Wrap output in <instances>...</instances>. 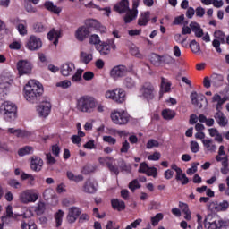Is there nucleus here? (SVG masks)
<instances>
[{"label": "nucleus", "mask_w": 229, "mask_h": 229, "mask_svg": "<svg viewBox=\"0 0 229 229\" xmlns=\"http://www.w3.org/2000/svg\"><path fill=\"white\" fill-rule=\"evenodd\" d=\"M43 92L44 88L37 80L29 81L23 89L24 98L28 103H30V105L38 103Z\"/></svg>", "instance_id": "1"}, {"label": "nucleus", "mask_w": 229, "mask_h": 229, "mask_svg": "<svg viewBox=\"0 0 229 229\" xmlns=\"http://www.w3.org/2000/svg\"><path fill=\"white\" fill-rule=\"evenodd\" d=\"M98 106V99L92 96L84 95L76 100V108L82 114H92Z\"/></svg>", "instance_id": "2"}, {"label": "nucleus", "mask_w": 229, "mask_h": 229, "mask_svg": "<svg viewBox=\"0 0 229 229\" xmlns=\"http://www.w3.org/2000/svg\"><path fill=\"white\" fill-rule=\"evenodd\" d=\"M0 114L4 121L12 123L17 119V106L11 101H5L0 106Z\"/></svg>", "instance_id": "3"}, {"label": "nucleus", "mask_w": 229, "mask_h": 229, "mask_svg": "<svg viewBox=\"0 0 229 229\" xmlns=\"http://www.w3.org/2000/svg\"><path fill=\"white\" fill-rule=\"evenodd\" d=\"M15 80V76L13 72L8 70H4L0 74V90L4 92V95H8L10 92V89H12V85H13V81Z\"/></svg>", "instance_id": "4"}, {"label": "nucleus", "mask_w": 229, "mask_h": 229, "mask_svg": "<svg viewBox=\"0 0 229 229\" xmlns=\"http://www.w3.org/2000/svg\"><path fill=\"white\" fill-rule=\"evenodd\" d=\"M111 121L118 126H125L130 123V114L123 109H114L110 114Z\"/></svg>", "instance_id": "5"}, {"label": "nucleus", "mask_w": 229, "mask_h": 229, "mask_svg": "<svg viewBox=\"0 0 229 229\" xmlns=\"http://www.w3.org/2000/svg\"><path fill=\"white\" fill-rule=\"evenodd\" d=\"M115 89H108L105 92L106 99H110L111 101H114V103H118L119 105L124 103L126 101V91L123 89V88H118L119 97H115Z\"/></svg>", "instance_id": "6"}, {"label": "nucleus", "mask_w": 229, "mask_h": 229, "mask_svg": "<svg viewBox=\"0 0 229 229\" xmlns=\"http://www.w3.org/2000/svg\"><path fill=\"white\" fill-rule=\"evenodd\" d=\"M226 225V221L223 218L212 217V216H208L204 219V228L205 229H221Z\"/></svg>", "instance_id": "7"}, {"label": "nucleus", "mask_w": 229, "mask_h": 229, "mask_svg": "<svg viewBox=\"0 0 229 229\" xmlns=\"http://www.w3.org/2000/svg\"><path fill=\"white\" fill-rule=\"evenodd\" d=\"M21 203L28 205V203H35L38 199V193L34 189H28L21 191L19 195Z\"/></svg>", "instance_id": "8"}, {"label": "nucleus", "mask_w": 229, "mask_h": 229, "mask_svg": "<svg viewBox=\"0 0 229 229\" xmlns=\"http://www.w3.org/2000/svg\"><path fill=\"white\" fill-rule=\"evenodd\" d=\"M16 69L19 76H26L28 74H31L33 71V64L29 60L22 59L17 62Z\"/></svg>", "instance_id": "9"}, {"label": "nucleus", "mask_w": 229, "mask_h": 229, "mask_svg": "<svg viewBox=\"0 0 229 229\" xmlns=\"http://www.w3.org/2000/svg\"><path fill=\"white\" fill-rule=\"evenodd\" d=\"M138 96L147 99V101L153 99L155 98V87L151 83L146 82L140 88Z\"/></svg>", "instance_id": "10"}, {"label": "nucleus", "mask_w": 229, "mask_h": 229, "mask_svg": "<svg viewBox=\"0 0 229 229\" xmlns=\"http://www.w3.org/2000/svg\"><path fill=\"white\" fill-rule=\"evenodd\" d=\"M51 102L45 101L36 106V114L40 119H47L51 114Z\"/></svg>", "instance_id": "11"}, {"label": "nucleus", "mask_w": 229, "mask_h": 229, "mask_svg": "<svg viewBox=\"0 0 229 229\" xmlns=\"http://www.w3.org/2000/svg\"><path fill=\"white\" fill-rule=\"evenodd\" d=\"M25 47L29 51H38V49L42 48V39L35 35H31L26 42Z\"/></svg>", "instance_id": "12"}, {"label": "nucleus", "mask_w": 229, "mask_h": 229, "mask_svg": "<svg viewBox=\"0 0 229 229\" xmlns=\"http://www.w3.org/2000/svg\"><path fill=\"white\" fill-rule=\"evenodd\" d=\"M140 3V0L132 1V9L129 10L124 17V22L126 24L131 22V21H134V19H137V15H139V11L137 10V8H139Z\"/></svg>", "instance_id": "13"}, {"label": "nucleus", "mask_w": 229, "mask_h": 229, "mask_svg": "<svg viewBox=\"0 0 229 229\" xmlns=\"http://www.w3.org/2000/svg\"><path fill=\"white\" fill-rule=\"evenodd\" d=\"M125 74H128V68L124 65L114 66L110 72V76L114 80H119V78L124 77Z\"/></svg>", "instance_id": "14"}, {"label": "nucleus", "mask_w": 229, "mask_h": 229, "mask_svg": "<svg viewBox=\"0 0 229 229\" xmlns=\"http://www.w3.org/2000/svg\"><path fill=\"white\" fill-rule=\"evenodd\" d=\"M82 192H85V194H96L98 192V183L93 180L88 179L82 186Z\"/></svg>", "instance_id": "15"}, {"label": "nucleus", "mask_w": 229, "mask_h": 229, "mask_svg": "<svg viewBox=\"0 0 229 229\" xmlns=\"http://www.w3.org/2000/svg\"><path fill=\"white\" fill-rule=\"evenodd\" d=\"M60 71L62 76H72L73 72H76V65L74 63L67 62L62 64Z\"/></svg>", "instance_id": "16"}, {"label": "nucleus", "mask_w": 229, "mask_h": 229, "mask_svg": "<svg viewBox=\"0 0 229 229\" xmlns=\"http://www.w3.org/2000/svg\"><path fill=\"white\" fill-rule=\"evenodd\" d=\"M80 214H81V209H80V208H70L68 209V215L66 216L67 222L70 223V225H72V223H76V219L80 217Z\"/></svg>", "instance_id": "17"}, {"label": "nucleus", "mask_w": 229, "mask_h": 229, "mask_svg": "<svg viewBox=\"0 0 229 229\" xmlns=\"http://www.w3.org/2000/svg\"><path fill=\"white\" fill-rule=\"evenodd\" d=\"M90 35V30L87 26H81L75 31V38L79 40V42H83L86 38Z\"/></svg>", "instance_id": "18"}, {"label": "nucleus", "mask_w": 229, "mask_h": 229, "mask_svg": "<svg viewBox=\"0 0 229 229\" xmlns=\"http://www.w3.org/2000/svg\"><path fill=\"white\" fill-rule=\"evenodd\" d=\"M98 162L99 164H101V165H105L106 164L109 171H111L112 173H114V174H119V168L112 165V162H114V157H100L98 158Z\"/></svg>", "instance_id": "19"}, {"label": "nucleus", "mask_w": 229, "mask_h": 229, "mask_svg": "<svg viewBox=\"0 0 229 229\" xmlns=\"http://www.w3.org/2000/svg\"><path fill=\"white\" fill-rule=\"evenodd\" d=\"M42 165H44V161L42 158L32 156L30 157V169L34 171L35 173H38L39 171H42Z\"/></svg>", "instance_id": "20"}, {"label": "nucleus", "mask_w": 229, "mask_h": 229, "mask_svg": "<svg viewBox=\"0 0 229 229\" xmlns=\"http://www.w3.org/2000/svg\"><path fill=\"white\" fill-rule=\"evenodd\" d=\"M16 29L21 37L28 35V22L26 20H16Z\"/></svg>", "instance_id": "21"}, {"label": "nucleus", "mask_w": 229, "mask_h": 229, "mask_svg": "<svg viewBox=\"0 0 229 229\" xmlns=\"http://www.w3.org/2000/svg\"><path fill=\"white\" fill-rule=\"evenodd\" d=\"M202 145L205 153H216V151H217L216 143H214V140L210 139L202 140Z\"/></svg>", "instance_id": "22"}, {"label": "nucleus", "mask_w": 229, "mask_h": 229, "mask_svg": "<svg viewBox=\"0 0 229 229\" xmlns=\"http://www.w3.org/2000/svg\"><path fill=\"white\" fill-rule=\"evenodd\" d=\"M62 37V30L60 29H52L48 34L47 38L53 41L54 46L58 45V38Z\"/></svg>", "instance_id": "23"}, {"label": "nucleus", "mask_w": 229, "mask_h": 229, "mask_svg": "<svg viewBox=\"0 0 229 229\" xmlns=\"http://www.w3.org/2000/svg\"><path fill=\"white\" fill-rule=\"evenodd\" d=\"M114 10L118 13H128L130 12V3L128 0H122L119 4L114 6Z\"/></svg>", "instance_id": "24"}, {"label": "nucleus", "mask_w": 229, "mask_h": 229, "mask_svg": "<svg viewBox=\"0 0 229 229\" xmlns=\"http://www.w3.org/2000/svg\"><path fill=\"white\" fill-rule=\"evenodd\" d=\"M44 6L46 10L51 12L52 13H55V15H60V13H62V7L55 5L52 1H46Z\"/></svg>", "instance_id": "25"}, {"label": "nucleus", "mask_w": 229, "mask_h": 229, "mask_svg": "<svg viewBox=\"0 0 229 229\" xmlns=\"http://www.w3.org/2000/svg\"><path fill=\"white\" fill-rule=\"evenodd\" d=\"M214 118L217 124L221 127H225L226 126V124H228V118H226V116H225V114H223V112L221 111H217L215 114Z\"/></svg>", "instance_id": "26"}, {"label": "nucleus", "mask_w": 229, "mask_h": 229, "mask_svg": "<svg viewBox=\"0 0 229 229\" xmlns=\"http://www.w3.org/2000/svg\"><path fill=\"white\" fill-rule=\"evenodd\" d=\"M205 99V97L203 96V94H198L196 92H192L191 94V100L192 105H195L196 106H199V108H201V106H203V105H201L200 101H203Z\"/></svg>", "instance_id": "27"}, {"label": "nucleus", "mask_w": 229, "mask_h": 229, "mask_svg": "<svg viewBox=\"0 0 229 229\" xmlns=\"http://www.w3.org/2000/svg\"><path fill=\"white\" fill-rule=\"evenodd\" d=\"M208 131L209 136H211L216 142H218V144L223 142V134H221L216 128H210L208 130Z\"/></svg>", "instance_id": "28"}, {"label": "nucleus", "mask_w": 229, "mask_h": 229, "mask_svg": "<svg viewBox=\"0 0 229 229\" xmlns=\"http://www.w3.org/2000/svg\"><path fill=\"white\" fill-rule=\"evenodd\" d=\"M128 47H129V51L131 53V55H132V56H135L136 58H144V55H142V53H140V50H139V47H137L135 44L133 43H128Z\"/></svg>", "instance_id": "29"}, {"label": "nucleus", "mask_w": 229, "mask_h": 229, "mask_svg": "<svg viewBox=\"0 0 229 229\" xmlns=\"http://www.w3.org/2000/svg\"><path fill=\"white\" fill-rule=\"evenodd\" d=\"M92 60H94V55H92V53L81 51L80 61L81 62V64H85V65H88V64H90Z\"/></svg>", "instance_id": "30"}, {"label": "nucleus", "mask_w": 229, "mask_h": 229, "mask_svg": "<svg viewBox=\"0 0 229 229\" xmlns=\"http://www.w3.org/2000/svg\"><path fill=\"white\" fill-rule=\"evenodd\" d=\"M170 90H171V82H169V81H167V79L162 78L161 89L159 92L160 98H162L164 96V94L169 92Z\"/></svg>", "instance_id": "31"}, {"label": "nucleus", "mask_w": 229, "mask_h": 229, "mask_svg": "<svg viewBox=\"0 0 229 229\" xmlns=\"http://www.w3.org/2000/svg\"><path fill=\"white\" fill-rule=\"evenodd\" d=\"M97 51L100 53L102 56H106V55H110V47L105 41L101 42L99 45L96 46Z\"/></svg>", "instance_id": "32"}, {"label": "nucleus", "mask_w": 229, "mask_h": 229, "mask_svg": "<svg viewBox=\"0 0 229 229\" xmlns=\"http://www.w3.org/2000/svg\"><path fill=\"white\" fill-rule=\"evenodd\" d=\"M223 81H225V77L221 74H213L211 76V85H213V87H221Z\"/></svg>", "instance_id": "33"}, {"label": "nucleus", "mask_w": 229, "mask_h": 229, "mask_svg": "<svg viewBox=\"0 0 229 229\" xmlns=\"http://www.w3.org/2000/svg\"><path fill=\"white\" fill-rule=\"evenodd\" d=\"M13 207L11 205L6 207V216H2V223H10V217H17L16 214H13Z\"/></svg>", "instance_id": "34"}, {"label": "nucleus", "mask_w": 229, "mask_h": 229, "mask_svg": "<svg viewBox=\"0 0 229 229\" xmlns=\"http://www.w3.org/2000/svg\"><path fill=\"white\" fill-rule=\"evenodd\" d=\"M64 216H65V212H64L62 209H59L55 213L54 218L55 221L56 228H60V225L62 223H64Z\"/></svg>", "instance_id": "35"}, {"label": "nucleus", "mask_w": 229, "mask_h": 229, "mask_svg": "<svg viewBox=\"0 0 229 229\" xmlns=\"http://www.w3.org/2000/svg\"><path fill=\"white\" fill-rule=\"evenodd\" d=\"M111 205L114 210H118L121 212V210H124L126 208V205L124 204V201L119 199H113L111 200Z\"/></svg>", "instance_id": "36"}, {"label": "nucleus", "mask_w": 229, "mask_h": 229, "mask_svg": "<svg viewBox=\"0 0 229 229\" xmlns=\"http://www.w3.org/2000/svg\"><path fill=\"white\" fill-rule=\"evenodd\" d=\"M179 207L184 214V219H186V221H191V219H192V216L191 209H189V205H187V203L179 202Z\"/></svg>", "instance_id": "37"}, {"label": "nucleus", "mask_w": 229, "mask_h": 229, "mask_svg": "<svg viewBox=\"0 0 229 229\" xmlns=\"http://www.w3.org/2000/svg\"><path fill=\"white\" fill-rule=\"evenodd\" d=\"M66 176L68 180H70V182H75V183H80V182H83V175H75L74 173H72V171H67Z\"/></svg>", "instance_id": "38"}, {"label": "nucleus", "mask_w": 229, "mask_h": 229, "mask_svg": "<svg viewBox=\"0 0 229 229\" xmlns=\"http://www.w3.org/2000/svg\"><path fill=\"white\" fill-rule=\"evenodd\" d=\"M162 117L165 121H171V119H174V117H176V112L172 109H165L162 111Z\"/></svg>", "instance_id": "39"}, {"label": "nucleus", "mask_w": 229, "mask_h": 229, "mask_svg": "<svg viewBox=\"0 0 229 229\" xmlns=\"http://www.w3.org/2000/svg\"><path fill=\"white\" fill-rule=\"evenodd\" d=\"M33 151H35L33 147H31V146H25V147H22L21 148H20L18 150V155H19V157H26V155L33 154Z\"/></svg>", "instance_id": "40"}, {"label": "nucleus", "mask_w": 229, "mask_h": 229, "mask_svg": "<svg viewBox=\"0 0 229 229\" xmlns=\"http://www.w3.org/2000/svg\"><path fill=\"white\" fill-rule=\"evenodd\" d=\"M149 22V12L142 13L138 20L139 26H146Z\"/></svg>", "instance_id": "41"}, {"label": "nucleus", "mask_w": 229, "mask_h": 229, "mask_svg": "<svg viewBox=\"0 0 229 229\" xmlns=\"http://www.w3.org/2000/svg\"><path fill=\"white\" fill-rule=\"evenodd\" d=\"M175 180L181 182L182 185H187L189 183V178L182 170L176 174Z\"/></svg>", "instance_id": "42"}, {"label": "nucleus", "mask_w": 229, "mask_h": 229, "mask_svg": "<svg viewBox=\"0 0 229 229\" xmlns=\"http://www.w3.org/2000/svg\"><path fill=\"white\" fill-rule=\"evenodd\" d=\"M21 178V180H28V183L30 185V187H35V175L22 173Z\"/></svg>", "instance_id": "43"}, {"label": "nucleus", "mask_w": 229, "mask_h": 229, "mask_svg": "<svg viewBox=\"0 0 229 229\" xmlns=\"http://www.w3.org/2000/svg\"><path fill=\"white\" fill-rule=\"evenodd\" d=\"M22 47V40L21 39H13V42L10 43L9 48L13 51H20Z\"/></svg>", "instance_id": "44"}, {"label": "nucleus", "mask_w": 229, "mask_h": 229, "mask_svg": "<svg viewBox=\"0 0 229 229\" xmlns=\"http://www.w3.org/2000/svg\"><path fill=\"white\" fill-rule=\"evenodd\" d=\"M228 201L223 200L222 202L217 203L215 208L217 212H225V210H228Z\"/></svg>", "instance_id": "45"}, {"label": "nucleus", "mask_w": 229, "mask_h": 229, "mask_svg": "<svg viewBox=\"0 0 229 229\" xmlns=\"http://www.w3.org/2000/svg\"><path fill=\"white\" fill-rule=\"evenodd\" d=\"M162 219H164V214H162V213H157L155 216H152L150 218L152 226L158 225V223H160V221H162Z\"/></svg>", "instance_id": "46"}, {"label": "nucleus", "mask_w": 229, "mask_h": 229, "mask_svg": "<svg viewBox=\"0 0 229 229\" xmlns=\"http://www.w3.org/2000/svg\"><path fill=\"white\" fill-rule=\"evenodd\" d=\"M190 48L191 49L192 53H194L195 55H198V53L201 51V47L198 44L196 40H192L190 43Z\"/></svg>", "instance_id": "47"}, {"label": "nucleus", "mask_w": 229, "mask_h": 229, "mask_svg": "<svg viewBox=\"0 0 229 229\" xmlns=\"http://www.w3.org/2000/svg\"><path fill=\"white\" fill-rule=\"evenodd\" d=\"M35 212L38 216H42L46 212V204L44 202H38L35 208Z\"/></svg>", "instance_id": "48"}, {"label": "nucleus", "mask_w": 229, "mask_h": 229, "mask_svg": "<svg viewBox=\"0 0 229 229\" xmlns=\"http://www.w3.org/2000/svg\"><path fill=\"white\" fill-rule=\"evenodd\" d=\"M222 174H228L229 173V166H228V157H225L224 161H222V167L220 169Z\"/></svg>", "instance_id": "49"}, {"label": "nucleus", "mask_w": 229, "mask_h": 229, "mask_svg": "<svg viewBox=\"0 0 229 229\" xmlns=\"http://www.w3.org/2000/svg\"><path fill=\"white\" fill-rule=\"evenodd\" d=\"M150 62L153 64V65H159L162 64V56L157 55V54H152L150 55Z\"/></svg>", "instance_id": "50"}, {"label": "nucleus", "mask_w": 229, "mask_h": 229, "mask_svg": "<svg viewBox=\"0 0 229 229\" xmlns=\"http://www.w3.org/2000/svg\"><path fill=\"white\" fill-rule=\"evenodd\" d=\"M101 43V38L98 34H92L89 37V44H92L93 46H99Z\"/></svg>", "instance_id": "51"}, {"label": "nucleus", "mask_w": 229, "mask_h": 229, "mask_svg": "<svg viewBox=\"0 0 229 229\" xmlns=\"http://www.w3.org/2000/svg\"><path fill=\"white\" fill-rule=\"evenodd\" d=\"M86 24L87 26H89V28H94V30H98L100 23L99 21H98V20L89 19L86 21Z\"/></svg>", "instance_id": "52"}, {"label": "nucleus", "mask_w": 229, "mask_h": 229, "mask_svg": "<svg viewBox=\"0 0 229 229\" xmlns=\"http://www.w3.org/2000/svg\"><path fill=\"white\" fill-rule=\"evenodd\" d=\"M199 165V163H192L191 167L188 168L186 171V174H189V176H192L195 173H198V166Z\"/></svg>", "instance_id": "53"}, {"label": "nucleus", "mask_w": 229, "mask_h": 229, "mask_svg": "<svg viewBox=\"0 0 229 229\" xmlns=\"http://www.w3.org/2000/svg\"><path fill=\"white\" fill-rule=\"evenodd\" d=\"M72 83L69 80L61 81L59 82H56L55 86L59 87L60 89H69L71 87Z\"/></svg>", "instance_id": "54"}, {"label": "nucleus", "mask_w": 229, "mask_h": 229, "mask_svg": "<svg viewBox=\"0 0 229 229\" xmlns=\"http://www.w3.org/2000/svg\"><path fill=\"white\" fill-rule=\"evenodd\" d=\"M33 28L36 33H44V31H46V26L44 25V23L41 22L34 24Z\"/></svg>", "instance_id": "55"}, {"label": "nucleus", "mask_w": 229, "mask_h": 229, "mask_svg": "<svg viewBox=\"0 0 229 229\" xmlns=\"http://www.w3.org/2000/svg\"><path fill=\"white\" fill-rule=\"evenodd\" d=\"M214 37L215 38H216L217 40H220L222 44H225V32H223L222 30H216L214 32Z\"/></svg>", "instance_id": "56"}, {"label": "nucleus", "mask_w": 229, "mask_h": 229, "mask_svg": "<svg viewBox=\"0 0 229 229\" xmlns=\"http://www.w3.org/2000/svg\"><path fill=\"white\" fill-rule=\"evenodd\" d=\"M123 85L127 88V89H133V87H135V81L133 79H131V77H127L124 80Z\"/></svg>", "instance_id": "57"}, {"label": "nucleus", "mask_w": 229, "mask_h": 229, "mask_svg": "<svg viewBox=\"0 0 229 229\" xmlns=\"http://www.w3.org/2000/svg\"><path fill=\"white\" fill-rule=\"evenodd\" d=\"M8 185H10V187H13V189H21V187H22V184L19 182V181H17L16 179H10L8 181Z\"/></svg>", "instance_id": "58"}, {"label": "nucleus", "mask_w": 229, "mask_h": 229, "mask_svg": "<svg viewBox=\"0 0 229 229\" xmlns=\"http://www.w3.org/2000/svg\"><path fill=\"white\" fill-rule=\"evenodd\" d=\"M103 140L104 142H106L111 146H114V144H117V140L112 136H103Z\"/></svg>", "instance_id": "59"}, {"label": "nucleus", "mask_w": 229, "mask_h": 229, "mask_svg": "<svg viewBox=\"0 0 229 229\" xmlns=\"http://www.w3.org/2000/svg\"><path fill=\"white\" fill-rule=\"evenodd\" d=\"M81 74H83L82 69H78L74 75L72 77V81H81Z\"/></svg>", "instance_id": "60"}, {"label": "nucleus", "mask_w": 229, "mask_h": 229, "mask_svg": "<svg viewBox=\"0 0 229 229\" xmlns=\"http://www.w3.org/2000/svg\"><path fill=\"white\" fill-rule=\"evenodd\" d=\"M130 151V142L128 140H124L122 142V148L120 149L121 153H128Z\"/></svg>", "instance_id": "61"}, {"label": "nucleus", "mask_w": 229, "mask_h": 229, "mask_svg": "<svg viewBox=\"0 0 229 229\" xmlns=\"http://www.w3.org/2000/svg\"><path fill=\"white\" fill-rule=\"evenodd\" d=\"M21 229H29L30 228V217H26V214L23 215V220L21 225Z\"/></svg>", "instance_id": "62"}, {"label": "nucleus", "mask_w": 229, "mask_h": 229, "mask_svg": "<svg viewBox=\"0 0 229 229\" xmlns=\"http://www.w3.org/2000/svg\"><path fill=\"white\" fill-rule=\"evenodd\" d=\"M190 148L191 153H198L199 151V144L198 141H191Z\"/></svg>", "instance_id": "63"}, {"label": "nucleus", "mask_w": 229, "mask_h": 229, "mask_svg": "<svg viewBox=\"0 0 229 229\" xmlns=\"http://www.w3.org/2000/svg\"><path fill=\"white\" fill-rule=\"evenodd\" d=\"M121 226L115 222L109 220L106 225V229H120Z\"/></svg>", "instance_id": "64"}]
</instances>
